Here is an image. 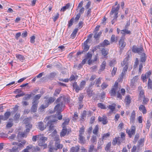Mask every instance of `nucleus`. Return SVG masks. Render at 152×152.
Wrapping results in <instances>:
<instances>
[{
    "label": "nucleus",
    "instance_id": "f257e3e1",
    "mask_svg": "<svg viewBox=\"0 0 152 152\" xmlns=\"http://www.w3.org/2000/svg\"><path fill=\"white\" fill-rule=\"evenodd\" d=\"M66 100L68 101L67 99H66L64 95L59 97L55 102V103L57 104L55 107V110L57 111V112H61L65 106L64 102H66Z\"/></svg>",
    "mask_w": 152,
    "mask_h": 152
},
{
    "label": "nucleus",
    "instance_id": "f03ea898",
    "mask_svg": "<svg viewBox=\"0 0 152 152\" xmlns=\"http://www.w3.org/2000/svg\"><path fill=\"white\" fill-rule=\"evenodd\" d=\"M118 83L116 82L110 91V94L112 96H115L117 92V97L120 99L122 98V95L120 94V88L118 87Z\"/></svg>",
    "mask_w": 152,
    "mask_h": 152
},
{
    "label": "nucleus",
    "instance_id": "7ed1b4c3",
    "mask_svg": "<svg viewBox=\"0 0 152 152\" xmlns=\"http://www.w3.org/2000/svg\"><path fill=\"white\" fill-rule=\"evenodd\" d=\"M53 116H49L46 117L44 121L45 122L49 120L47 124V126H48V131L50 132L54 130V125L53 122H55L57 120L56 119L51 120Z\"/></svg>",
    "mask_w": 152,
    "mask_h": 152
},
{
    "label": "nucleus",
    "instance_id": "20e7f679",
    "mask_svg": "<svg viewBox=\"0 0 152 152\" xmlns=\"http://www.w3.org/2000/svg\"><path fill=\"white\" fill-rule=\"evenodd\" d=\"M119 8V4H118L116 7H115L114 6L113 7L110 13V15L111 18H113V19H116L118 18V14Z\"/></svg>",
    "mask_w": 152,
    "mask_h": 152
},
{
    "label": "nucleus",
    "instance_id": "39448f33",
    "mask_svg": "<svg viewBox=\"0 0 152 152\" xmlns=\"http://www.w3.org/2000/svg\"><path fill=\"white\" fill-rule=\"evenodd\" d=\"M47 140L46 137H43L40 135L38 137V145L40 146H47V144H45V141Z\"/></svg>",
    "mask_w": 152,
    "mask_h": 152
},
{
    "label": "nucleus",
    "instance_id": "423d86ee",
    "mask_svg": "<svg viewBox=\"0 0 152 152\" xmlns=\"http://www.w3.org/2000/svg\"><path fill=\"white\" fill-rule=\"evenodd\" d=\"M125 39L124 37H121L119 41L118 46L121 50H123L126 45V43L124 42Z\"/></svg>",
    "mask_w": 152,
    "mask_h": 152
},
{
    "label": "nucleus",
    "instance_id": "0eeeda50",
    "mask_svg": "<svg viewBox=\"0 0 152 152\" xmlns=\"http://www.w3.org/2000/svg\"><path fill=\"white\" fill-rule=\"evenodd\" d=\"M136 128L135 126H132L131 129H126V132L129 135L130 137H131L132 135H134L135 132Z\"/></svg>",
    "mask_w": 152,
    "mask_h": 152
},
{
    "label": "nucleus",
    "instance_id": "6e6552de",
    "mask_svg": "<svg viewBox=\"0 0 152 152\" xmlns=\"http://www.w3.org/2000/svg\"><path fill=\"white\" fill-rule=\"evenodd\" d=\"M143 48L142 47L137 48L135 46H133L132 48V51L135 53H137L139 54L142 53Z\"/></svg>",
    "mask_w": 152,
    "mask_h": 152
},
{
    "label": "nucleus",
    "instance_id": "1a4fd4ad",
    "mask_svg": "<svg viewBox=\"0 0 152 152\" xmlns=\"http://www.w3.org/2000/svg\"><path fill=\"white\" fill-rule=\"evenodd\" d=\"M98 120L99 121L102 122V124L104 125L107 124L108 122L107 118L104 115H103L102 117L99 116Z\"/></svg>",
    "mask_w": 152,
    "mask_h": 152
},
{
    "label": "nucleus",
    "instance_id": "9d476101",
    "mask_svg": "<svg viewBox=\"0 0 152 152\" xmlns=\"http://www.w3.org/2000/svg\"><path fill=\"white\" fill-rule=\"evenodd\" d=\"M92 57V54L91 52H88L87 54L85 56V58L88 60V63L89 65H90L92 62L91 60Z\"/></svg>",
    "mask_w": 152,
    "mask_h": 152
},
{
    "label": "nucleus",
    "instance_id": "9b49d317",
    "mask_svg": "<svg viewBox=\"0 0 152 152\" xmlns=\"http://www.w3.org/2000/svg\"><path fill=\"white\" fill-rule=\"evenodd\" d=\"M88 41V39H87L83 43V51L84 52L87 51L89 49V46L87 44Z\"/></svg>",
    "mask_w": 152,
    "mask_h": 152
},
{
    "label": "nucleus",
    "instance_id": "f8f14e48",
    "mask_svg": "<svg viewBox=\"0 0 152 152\" xmlns=\"http://www.w3.org/2000/svg\"><path fill=\"white\" fill-rule=\"evenodd\" d=\"M110 44V42L107 40H104L103 42L100 44L99 45L97 46L96 47L97 48H100V47H104L106 46H107L109 45Z\"/></svg>",
    "mask_w": 152,
    "mask_h": 152
},
{
    "label": "nucleus",
    "instance_id": "ddd939ff",
    "mask_svg": "<svg viewBox=\"0 0 152 152\" xmlns=\"http://www.w3.org/2000/svg\"><path fill=\"white\" fill-rule=\"evenodd\" d=\"M26 133L24 132H19L17 135V138L19 142H20L21 139L24 137H26Z\"/></svg>",
    "mask_w": 152,
    "mask_h": 152
},
{
    "label": "nucleus",
    "instance_id": "4468645a",
    "mask_svg": "<svg viewBox=\"0 0 152 152\" xmlns=\"http://www.w3.org/2000/svg\"><path fill=\"white\" fill-rule=\"evenodd\" d=\"M130 56L129 55H128L125 58L124 61H123L122 63H121L122 66H128L129 64V59Z\"/></svg>",
    "mask_w": 152,
    "mask_h": 152
},
{
    "label": "nucleus",
    "instance_id": "2eb2a0df",
    "mask_svg": "<svg viewBox=\"0 0 152 152\" xmlns=\"http://www.w3.org/2000/svg\"><path fill=\"white\" fill-rule=\"evenodd\" d=\"M121 33L122 34L121 37H124V38L125 39V35L126 34H129L131 33V31L125 28V29L121 31Z\"/></svg>",
    "mask_w": 152,
    "mask_h": 152
},
{
    "label": "nucleus",
    "instance_id": "dca6fc26",
    "mask_svg": "<svg viewBox=\"0 0 152 152\" xmlns=\"http://www.w3.org/2000/svg\"><path fill=\"white\" fill-rule=\"evenodd\" d=\"M128 68V66L125 65L123 69L122 72L121 73L120 80H122L123 78V76L126 74L127 69Z\"/></svg>",
    "mask_w": 152,
    "mask_h": 152
},
{
    "label": "nucleus",
    "instance_id": "f3484780",
    "mask_svg": "<svg viewBox=\"0 0 152 152\" xmlns=\"http://www.w3.org/2000/svg\"><path fill=\"white\" fill-rule=\"evenodd\" d=\"M60 113L61 112H57L56 113L57 114H56L55 115L52 116H53L52 118L54 117V119H56L57 120H56V121H57V119H58L59 120L62 119V115L60 114Z\"/></svg>",
    "mask_w": 152,
    "mask_h": 152
},
{
    "label": "nucleus",
    "instance_id": "a211bd4d",
    "mask_svg": "<svg viewBox=\"0 0 152 152\" xmlns=\"http://www.w3.org/2000/svg\"><path fill=\"white\" fill-rule=\"evenodd\" d=\"M56 98L54 97H50L48 99L45 101V102L48 105L49 104L53 103L55 100Z\"/></svg>",
    "mask_w": 152,
    "mask_h": 152
},
{
    "label": "nucleus",
    "instance_id": "6ab92c4d",
    "mask_svg": "<svg viewBox=\"0 0 152 152\" xmlns=\"http://www.w3.org/2000/svg\"><path fill=\"white\" fill-rule=\"evenodd\" d=\"M79 145H76L75 146L71 148L70 152H79Z\"/></svg>",
    "mask_w": 152,
    "mask_h": 152
},
{
    "label": "nucleus",
    "instance_id": "aec40b11",
    "mask_svg": "<svg viewBox=\"0 0 152 152\" xmlns=\"http://www.w3.org/2000/svg\"><path fill=\"white\" fill-rule=\"evenodd\" d=\"M55 146L56 148H55V150L56 151L58 149H61L63 145L62 144H60V142H55Z\"/></svg>",
    "mask_w": 152,
    "mask_h": 152
},
{
    "label": "nucleus",
    "instance_id": "412c9836",
    "mask_svg": "<svg viewBox=\"0 0 152 152\" xmlns=\"http://www.w3.org/2000/svg\"><path fill=\"white\" fill-rule=\"evenodd\" d=\"M38 128L41 130H43L45 128L43 123L42 122H40L38 123Z\"/></svg>",
    "mask_w": 152,
    "mask_h": 152
},
{
    "label": "nucleus",
    "instance_id": "4be33fe9",
    "mask_svg": "<svg viewBox=\"0 0 152 152\" xmlns=\"http://www.w3.org/2000/svg\"><path fill=\"white\" fill-rule=\"evenodd\" d=\"M79 142L82 144H84L86 142L85 137L83 135L79 136Z\"/></svg>",
    "mask_w": 152,
    "mask_h": 152
},
{
    "label": "nucleus",
    "instance_id": "5701e85b",
    "mask_svg": "<svg viewBox=\"0 0 152 152\" xmlns=\"http://www.w3.org/2000/svg\"><path fill=\"white\" fill-rule=\"evenodd\" d=\"M73 87L74 89H75L77 92H78L80 90L79 86L76 82H75L73 84Z\"/></svg>",
    "mask_w": 152,
    "mask_h": 152
},
{
    "label": "nucleus",
    "instance_id": "b1692460",
    "mask_svg": "<svg viewBox=\"0 0 152 152\" xmlns=\"http://www.w3.org/2000/svg\"><path fill=\"white\" fill-rule=\"evenodd\" d=\"M124 101L126 105H129L130 104L131 102V98L129 95H128L126 96Z\"/></svg>",
    "mask_w": 152,
    "mask_h": 152
},
{
    "label": "nucleus",
    "instance_id": "393cba45",
    "mask_svg": "<svg viewBox=\"0 0 152 152\" xmlns=\"http://www.w3.org/2000/svg\"><path fill=\"white\" fill-rule=\"evenodd\" d=\"M63 129L60 133L61 137H64L66 134L67 132V129L66 127H63Z\"/></svg>",
    "mask_w": 152,
    "mask_h": 152
},
{
    "label": "nucleus",
    "instance_id": "a878e982",
    "mask_svg": "<svg viewBox=\"0 0 152 152\" xmlns=\"http://www.w3.org/2000/svg\"><path fill=\"white\" fill-rule=\"evenodd\" d=\"M139 110L140 111H141L143 114H145L147 113V110L145 106L142 105H141L140 106Z\"/></svg>",
    "mask_w": 152,
    "mask_h": 152
},
{
    "label": "nucleus",
    "instance_id": "bb28decb",
    "mask_svg": "<svg viewBox=\"0 0 152 152\" xmlns=\"http://www.w3.org/2000/svg\"><path fill=\"white\" fill-rule=\"evenodd\" d=\"M102 79V78H101L99 77L95 80V85L96 87H98L100 86L99 85L101 83V80Z\"/></svg>",
    "mask_w": 152,
    "mask_h": 152
},
{
    "label": "nucleus",
    "instance_id": "cd10ccee",
    "mask_svg": "<svg viewBox=\"0 0 152 152\" xmlns=\"http://www.w3.org/2000/svg\"><path fill=\"white\" fill-rule=\"evenodd\" d=\"M101 52L102 55L105 57L109 53L108 49L103 48L101 50Z\"/></svg>",
    "mask_w": 152,
    "mask_h": 152
},
{
    "label": "nucleus",
    "instance_id": "c85d7f7f",
    "mask_svg": "<svg viewBox=\"0 0 152 152\" xmlns=\"http://www.w3.org/2000/svg\"><path fill=\"white\" fill-rule=\"evenodd\" d=\"M70 4L69 3H67L66 6H64L61 9L60 11L61 12H64L67 9H68L70 6Z\"/></svg>",
    "mask_w": 152,
    "mask_h": 152
},
{
    "label": "nucleus",
    "instance_id": "c756f323",
    "mask_svg": "<svg viewBox=\"0 0 152 152\" xmlns=\"http://www.w3.org/2000/svg\"><path fill=\"white\" fill-rule=\"evenodd\" d=\"M135 112L134 110H133L131 113V115L130 118V121L131 122H134V120L135 119Z\"/></svg>",
    "mask_w": 152,
    "mask_h": 152
},
{
    "label": "nucleus",
    "instance_id": "7c9ffc66",
    "mask_svg": "<svg viewBox=\"0 0 152 152\" xmlns=\"http://www.w3.org/2000/svg\"><path fill=\"white\" fill-rule=\"evenodd\" d=\"M140 56V61L141 62H145L146 60V57L145 56V53H142L141 54Z\"/></svg>",
    "mask_w": 152,
    "mask_h": 152
},
{
    "label": "nucleus",
    "instance_id": "2f4dec72",
    "mask_svg": "<svg viewBox=\"0 0 152 152\" xmlns=\"http://www.w3.org/2000/svg\"><path fill=\"white\" fill-rule=\"evenodd\" d=\"M119 138L115 137L113 139L112 144L113 145H115L116 144L118 145L120 144V142L119 141Z\"/></svg>",
    "mask_w": 152,
    "mask_h": 152
},
{
    "label": "nucleus",
    "instance_id": "473e14b6",
    "mask_svg": "<svg viewBox=\"0 0 152 152\" xmlns=\"http://www.w3.org/2000/svg\"><path fill=\"white\" fill-rule=\"evenodd\" d=\"M86 110L83 111V113L81 114L80 120L83 121H84L86 118Z\"/></svg>",
    "mask_w": 152,
    "mask_h": 152
},
{
    "label": "nucleus",
    "instance_id": "72a5a7b5",
    "mask_svg": "<svg viewBox=\"0 0 152 152\" xmlns=\"http://www.w3.org/2000/svg\"><path fill=\"white\" fill-rule=\"evenodd\" d=\"M78 29L77 28H75L74 30L71 35V37L72 39H74L75 38V37L76 36L77 33L78 32Z\"/></svg>",
    "mask_w": 152,
    "mask_h": 152
},
{
    "label": "nucleus",
    "instance_id": "f704fd0d",
    "mask_svg": "<svg viewBox=\"0 0 152 152\" xmlns=\"http://www.w3.org/2000/svg\"><path fill=\"white\" fill-rule=\"evenodd\" d=\"M78 77V76L77 75H75V76L73 75H72L70 76V78L69 79V80L70 81L75 80L77 79Z\"/></svg>",
    "mask_w": 152,
    "mask_h": 152
},
{
    "label": "nucleus",
    "instance_id": "c9c22d12",
    "mask_svg": "<svg viewBox=\"0 0 152 152\" xmlns=\"http://www.w3.org/2000/svg\"><path fill=\"white\" fill-rule=\"evenodd\" d=\"M86 81L85 80L82 81L79 85V87L80 90H82L84 87L86 85Z\"/></svg>",
    "mask_w": 152,
    "mask_h": 152
},
{
    "label": "nucleus",
    "instance_id": "e433bc0d",
    "mask_svg": "<svg viewBox=\"0 0 152 152\" xmlns=\"http://www.w3.org/2000/svg\"><path fill=\"white\" fill-rule=\"evenodd\" d=\"M61 91V88H59L58 89H56L53 95L54 96H58V95L60 94Z\"/></svg>",
    "mask_w": 152,
    "mask_h": 152
},
{
    "label": "nucleus",
    "instance_id": "4c0bfd02",
    "mask_svg": "<svg viewBox=\"0 0 152 152\" xmlns=\"http://www.w3.org/2000/svg\"><path fill=\"white\" fill-rule=\"evenodd\" d=\"M148 88L149 89L152 90V82L150 78H149L148 81Z\"/></svg>",
    "mask_w": 152,
    "mask_h": 152
},
{
    "label": "nucleus",
    "instance_id": "58836bf2",
    "mask_svg": "<svg viewBox=\"0 0 152 152\" xmlns=\"http://www.w3.org/2000/svg\"><path fill=\"white\" fill-rule=\"evenodd\" d=\"M98 125H97L95 126L93 132L94 134L96 135L97 134L98 132L99 129Z\"/></svg>",
    "mask_w": 152,
    "mask_h": 152
},
{
    "label": "nucleus",
    "instance_id": "ea45409f",
    "mask_svg": "<svg viewBox=\"0 0 152 152\" xmlns=\"http://www.w3.org/2000/svg\"><path fill=\"white\" fill-rule=\"evenodd\" d=\"M48 106V104H47L46 103V104L45 105L42 104L39 107V110L40 111L42 112L43 111V110L47 107Z\"/></svg>",
    "mask_w": 152,
    "mask_h": 152
},
{
    "label": "nucleus",
    "instance_id": "a19ab883",
    "mask_svg": "<svg viewBox=\"0 0 152 152\" xmlns=\"http://www.w3.org/2000/svg\"><path fill=\"white\" fill-rule=\"evenodd\" d=\"M106 65V62L104 61H103L101 65V69L100 70V71H103L105 68Z\"/></svg>",
    "mask_w": 152,
    "mask_h": 152
},
{
    "label": "nucleus",
    "instance_id": "79ce46f5",
    "mask_svg": "<svg viewBox=\"0 0 152 152\" xmlns=\"http://www.w3.org/2000/svg\"><path fill=\"white\" fill-rule=\"evenodd\" d=\"M32 125L31 124H28L26 125V129L25 132H29L30 129L31 128Z\"/></svg>",
    "mask_w": 152,
    "mask_h": 152
},
{
    "label": "nucleus",
    "instance_id": "37998d69",
    "mask_svg": "<svg viewBox=\"0 0 152 152\" xmlns=\"http://www.w3.org/2000/svg\"><path fill=\"white\" fill-rule=\"evenodd\" d=\"M37 105L35 104H33L31 108V111L33 113L36 112L37 108Z\"/></svg>",
    "mask_w": 152,
    "mask_h": 152
},
{
    "label": "nucleus",
    "instance_id": "c03bdc74",
    "mask_svg": "<svg viewBox=\"0 0 152 152\" xmlns=\"http://www.w3.org/2000/svg\"><path fill=\"white\" fill-rule=\"evenodd\" d=\"M85 128L84 126H83L82 127L80 128L79 130V136L83 135L84 132Z\"/></svg>",
    "mask_w": 152,
    "mask_h": 152
},
{
    "label": "nucleus",
    "instance_id": "a18cd8bd",
    "mask_svg": "<svg viewBox=\"0 0 152 152\" xmlns=\"http://www.w3.org/2000/svg\"><path fill=\"white\" fill-rule=\"evenodd\" d=\"M69 121L70 120L69 118L65 119L64 122L62 124L63 127H66V126L68 124Z\"/></svg>",
    "mask_w": 152,
    "mask_h": 152
},
{
    "label": "nucleus",
    "instance_id": "49530a36",
    "mask_svg": "<svg viewBox=\"0 0 152 152\" xmlns=\"http://www.w3.org/2000/svg\"><path fill=\"white\" fill-rule=\"evenodd\" d=\"M102 33V32L101 31H100L98 33L97 32H96L94 35V37L95 39L99 37L100 36Z\"/></svg>",
    "mask_w": 152,
    "mask_h": 152
},
{
    "label": "nucleus",
    "instance_id": "de8ad7c7",
    "mask_svg": "<svg viewBox=\"0 0 152 152\" xmlns=\"http://www.w3.org/2000/svg\"><path fill=\"white\" fill-rule=\"evenodd\" d=\"M20 116V114L19 113H17L14 117V119L16 121L19 119Z\"/></svg>",
    "mask_w": 152,
    "mask_h": 152
},
{
    "label": "nucleus",
    "instance_id": "09e8293b",
    "mask_svg": "<svg viewBox=\"0 0 152 152\" xmlns=\"http://www.w3.org/2000/svg\"><path fill=\"white\" fill-rule=\"evenodd\" d=\"M10 115L11 113L10 112H7L5 113L4 115L5 118L7 120L9 118Z\"/></svg>",
    "mask_w": 152,
    "mask_h": 152
},
{
    "label": "nucleus",
    "instance_id": "8fccbe9b",
    "mask_svg": "<svg viewBox=\"0 0 152 152\" xmlns=\"http://www.w3.org/2000/svg\"><path fill=\"white\" fill-rule=\"evenodd\" d=\"M91 141L93 143L96 142L97 141L96 137L95 135H93L91 139Z\"/></svg>",
    "mask_w": 152,
    "mask_h": 152
},
{
    "label": "nucleus",
    "instance_id": "3c124183",
    "mask_svg": "<svg viewBox=\"0 0 152 152\" xmlns=\"http://www.w3.org/2000/svg\"><path fill=\"white\" fill-rule=\"evenodd\" d=\"M16 57L20 61H23L24 60L23 56L21 55H16Z\"/></svg>",
    "mask_w": 152,
    "mask_h": 152
},
{
    "label": "nucleus",
    "instance_id": "603ef678",
    "mask_svg": "<svg viewBox=\"0 0 152 152\" xmlns=\"http://www.w3.org/2000/svg\"><path fill=\"white\" fill-rule=\"evenodd\" d=\"M56 75V73L54 72H52L50 73L49 75V78L50 79H53L54 78Z\"/></svg>",
    "mask_w": 152,
    "mask_h": 152
},
{
    "label": "nucleus",
    "instance_id": "864d4df0",
    "mask_svg": "<svg viewBox=\"0 0 152 152\" xmlns=\"http://www.w3.org/2000/svg\"><path fill=\"white\" fill-rule=\"evenodd\" d=\"M111 145V143L110 142H109L107 144L105 147V150L107 151H108L110 149V147Z\"/></svg>",
    "mask_w": 152,
    "mask_h": 152
},
{
    "label": "nucleus",
    "instance_id": "5fc2aeb1",
    "mask_svg": "<svg viewBox=\"0 0 152 152\" xmlns=\"http://www.w3.org/2000/svg\"><path fill=\"white\" fill-rule=\"evenodd\" d=\"M138 76H135L132 80L131 83L133 84H134L137 81L138 79Z\"/></svg>",
    "mask_w": 152,
    "mask_h": 152
},
{
    "label": "nucleus",
    "instance_id": "6e6d98bb",
    "mask_svg": "<svg viewBox=\"0 0 152 152\" xmlns=\"http://www.w3.org/2000/svg\"><path fill=\"white\" fill-rule=\"evenodd\" d=\"M108 86V85L105 83H103L101 86V87L102 89H104L106 88Z\"/></svg>",
    "mask_w": 152,
    "mask_h": 152
},
{
    "label": "nucleus",
    "instance_id": "4d7b16f0",
    "mask_svg": "<svg viewBox=\"0 0 152 152\" xmlns=\"http://www.w3.org/2000/svg\"><path fill=\"white\" fill-rule=\"evenodd\" d=\"M151 74V71H149L148 72H147L145 74V75L146 76V77L147 78H148V79L150 78V76Z\"/></svg>",
    "mask_w": 152,
    "mask_h": 152
},
{
    "label": "nucleus",
    "instance_id": "13d9d810",
    "mask_svg": "<svg viewBox=\"0 0 152 152\" xmlns=\"http://www.w3.org/2000/svg\"><path fill=\"white\" fill-rule=\"evenodd\" d=\"M115 61L114 59H113L109 63V65L111 66H113L115 64Z\"/></svg>",
    "mask_w": 152,
    "mask_h": 152
},
{
    "label": "nucleus",
    "instance_id": "bf43d9fd",
    "mask_svg": "<svg viewBox=\"0 0 152 152\" xmlns=\"http://www.w3.org/2000/svg\"><path fill=\"white\" fill-rule=\"evenodd\" d=\"M78 117V115L77 113L75 112L74 113V116L73 117V120H76L77 119Z\"/></svg>",
    "mask_w": 152,
    "mask_h": 152
},
{
    "label": "nucleus",
    "instance_id": "052dcab7",
    "mask_svg": "<svg viewBox=\"0 0 152 152\" xmlns=\"http://www.w3.org/2000/svg\"><path fill=\"white\" fill-rule=\"evenodd\" d=\"M109 136H110V133H107L106 134H103V135L102 137V140H103L105 138H106L107 137H109Z\"/></svg>",
    "mask_w": 152,
    "mask_h": 152
},
{
    "label": "nucleus",
    "instance_id": "680f3d73",
    "mask_svg": "<svg viewBox=\"0 0 152 152\" xmlns=\"http://www.w3.org/2000/svg\"><path fill=\"white\" fill-rule=\"evenodd\" d=\"M40 135H37L33 136L32 137V140L33 142H36L37 140H38V136H40Z\"/></svg>",
    "mask_w": 152,
    "mask_h": 152
},
{
    "label": "nucleus",
    "instance_id": "e2e57ef3",
    "mask_svg": "<svg viewBox=\"0 0 152 152\" xmlns=\"http://www.w3.org/2000/svg\"><path fill=\"white\" fill-rule=\"evenodd\" d=\"M83 97H84V96L83 95H80V96L78 98V100H79L78 103H81Z\"/></svg>",
    "mask_w": 152,
    "mask_h": 152
},
{
    "label": "nucleus",
    "instance_id": "0e129e2a",
    "mask_svg": "<svg viewBox=\"0 0 152 152\" xmlns=\"http://www.w3.org/2000/svg\"><path fill=\"white\" fill-rule=\"evenodd\" d=\"M117 68L114 67L112 70L111 74L113 76L115 75L117 71Z\"/></svg>",
    "mask_w": 152,
    "mask_h": 152
},
{
    "label": "nucleus",
    "instance_id": "69168bd1",
    "mask_svg": "<svg viewBox=\"0 0 152 152\" xmlns=\"http://www.w3.org/2000/svg\"><path fill=\"white\" fill-rule=\"evenodd\" d=\"M35 37L34 36H32L30 37V42L32 43H34L35 42Z\"/></svg>",
    "mask_w": 152,
    "mask_h": 152
},
{
    "label": "nucleus",
    "instance_id": "338daca9",
    "mask_svg": "<svg viewBox=\"0 0 152 152\" xmlns=\"http://www.w3.org/2000/svg\"><path fill=\"white\" fill-rule=\"evenodd\" d=\"M124 126V124L123 123H120L118 126V129L121 130Z\"/></svg>",
    "mask_w": 152,
    "mask_h": 152
},
{
    "label": "nucleus",
    "instance_id": "774afa93",
    "mask_svg": "<svg viewBox=\"0 0 152 152\" xmlns=\"http://www.w3.org/2000/svg\"><path fill=\"white\" fill-rule=\"evenodd\" d=\"M94 146L93 145H91L89 147V149L88 150V152H92L94 149Z\"/></svg>",
    "mask_w": 152,
    "mask_h": 152
}]
</instances>
